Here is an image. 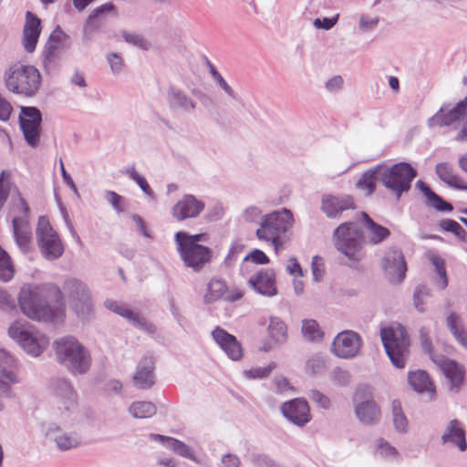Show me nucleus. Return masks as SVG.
<instances>
[{"mask_svg":"<svg viewBox=\"0 0 467 467\" xmlns=\"http://www.w3.org/2000/svg\"><path fill=\"white\" fill-rule=\"evenodd\" d=\"M126 173L129 174V176L139 185V187L147 196L151 199L155 198V194L147 182L146 179L139 174L134 168L128 169Z\"/></svg>","mask_w":467,"mask_h":467,"instance_id":"48","label":"nucleus"},{"mask_svg":"<svg viewBox=\"0 0 467 467\" xmlns=\"http://www.w3.org/2000/svg\"><path fill=\"white\" fill-rule=\"evenodd\" d=\"M356 204L350 195H324L321 201V210L328 218H340L343 212L355 210Z\"/></svg>","mask_w":467,"mask_h":467,"instance_id":"19","label":"nucleus"},{"mask_svg":"<svg viewBox=\"0 0 467 467\" xmlns=\"http://www.w3.org/2000/svg\"><path fill=\"white\" fill-rule=\"evenodd\" d=\"M36 235L40 252L46 259L56 260L63 254L62 242L47 217L38 218Z\"/></svg>","mask_w":467,"mask_h":467,"instance_id":"10","label":"nucleus"},{"mask_svg":"<svg viewBox=\"0 0 467 467\" xmlns=\"http://www.w3.org/2000/svg\"><path fill=\"white\" fill-rule=\"evenodd\" d=\"M115 10V5L112 3H106L97 8H95L88 16L85 26L84 34H91L93 31L99 27V18L106 14H109Z\"/></svg>","mask_w":467,"mask_h":467,"instance_id":"38","label":"nucleus"},{"mask_svg":"<svg viewBox=\"0 0 467 467\" xmlns=\"http://www.w3.org/2000/svg\"><path fill=\"white\" fill-rule=\"evenodd\" d=\"M227 289L223 279L212 278L207 284V293L203 296L204 304L210 305L216 302L227 292Z\"/></svg>","mask_w":467,"mask_h":467,"instance_id":"39","label":"nucleus"},{"mask_svg":"<svg viewBox=\"0 0 467 467\" xmlns=\"http://www.w3.org/2000/svg\"><path fill=\"white\" fill-rule=\"evenodd\" d=\"M156 411V406L150 401H134L129 407V412L136 419L150 418Z\"/></svg>","mask_w":467,"mask_h":467,"instance_id":"42","label":"nucleus"},{"mask_svg":"<svg viewBox=\"0 0 467 467\" xmlns=\"http://www.w3.org/2000/svg\"><path fill=\"white\" fill-rule=\"evenodd\" d=\"M275 367H276L275 362H270L267 367L254 368L249 370H245L244 374L249 379H265L270 375L271 371Z\"/></svg>","mask_w":467,"mask_h":467,"instance_id":"50","label":"nucleus"},{"mask_svg":"<svg viewBox=\"0 0 467 467\" xmlns=\"http://www.w3.org/2000/svg\"><path fill=\"white\" fill-rule=\"evenodd\" d=\"M57 361L73 375L85 374L91 365L88 350L74 337L66 336L54 342Z\"/></svg>","mask_w":467,"mask_h":467,"instance_id":"3","label":"nucleus"},{"mask_svg":"<svg viewBox=\"0 0 467 467\" xmlns=\"http://www.w3.org/2000/svg\"><path fill=\"white\" fill-rule=\"evenodd\" d=\"M467 119V97L459 101L452 109L443 105L440 109L427 120L429 128L446 127L457 121Z\"/></svg>","mask_w":467,"mask_h":467,"instance_id":"13","label":"nucleus"},{"mask_svg":"<svg viewBox=\"0 0 467 467\" xmlns=\"http://www.w3.org/2000/svg\"><path fill=\"white\" fill-rule=\"evenodd\" d=\"M337 18H338V15H337L333 17H324L322 19L316 18L314 21V26L317 28L329 30L336 25V23L337 22Z\"/></svg>","mask_w":467,"mask_h":467,"instance_id":"63","label":"nucleus"},{"mask_svg":"<svg viewBox=\"0 0 467 467\" xmlns=\"http://www.w3.org/2000/svg\"><path fill=\"white\" fill-rule=\"evenodd\" d=\"M208 238L206 234H189L186 232H178L175 234L177 245H201L200 242H205Z\"/></svg>","mask_w":467,"mask_h":467,"instance_id":"46","label":"nucleus"},{"mask_svg":"<svg viewBox=\"0 0 467 467\" xmlns=\"http://www.w3.org/2000/svg\"><path fill=\"white\" fill-rule=\"evenodd\" d=\"M205 204L192 194H185L171 209L172 216L177 221L196 218L204 210Z\"/></svg>","mask_w":467,"mask_h":467,"instance_id":"20","label":"nucleus"},{"mask_svg":"<svg viewBox=\"0 0 467 467\" xmlns=\"http://www.w3.org/2000/svg\"><path fill=\"white\" fill-rule=\"evenodd\" d=\"M63 54V52L56 50L55 47L45 45L41 54V61L47 74H51L59 67Z\"/></svg>","mask_w":467,"mask_h":467,"instance_id":"36","label":"nucleus"},{"mask_svg":"<svg viewBox=\"0 0 467 467\" xmlns=\"http://www.w3.org/2000/svg\"><path fill=\"white\" fill-rule=\"evenodd\" d=\"M181 259L187 267L199 272L211 261L212 250L205 245H177Z\"/></svg>","mask_w":467,"mask_h":467,"instance_id":"16","label":"nucleus"},{"mask_svg":"<svg viewBox=\"0 0 467 467\" xmlns=\"http://www.w3.org/2000/svg\"><path fill=\"white\" fill-rule=\"evenodd\" d=\"M57 446L62 450L67 451L75 448L78 444V441L76 437L68 434H61L55 438Z\"/></svg>","mask_w":467,"mask_h":467,"instance_id":"53","label":"nucleus"},{"mask_svg":"<svg viewBox=\"0 0 467 467\" xmlns=\"http://www.w3.org/2000/svg\"><path fill=\"white\" fill-rule=\"evenodd\" d=\"M379 24L377 16L372 17L368 15H362L359 20V28L363 31L372 30Z\"/></svg>","mask_w":467,"mask_h":467,"instance_id":"62","label":"nucleus"},{"mask_svg":"<svg viewBox=\"0 0 467 467\" xmlns=\"http://www.w3.org/2000/svg\"><path fill=\"white\" fill-rule=\"evenodd\" d=\"M301 332L303 337L308 341L320 340L324 335L318 323L314 319H304L302 321Z\"/></svg>","mask_w":467,"mask_h":467,"instance_id":"45","label":"nucleus"},{"mask_svg":"<svg viewBox=\"0 0 467 467\" xmlns=\"http://www.w3.org/2000/svg\"><path fill=\"white\" fill-rule=\"evenodd\" d=\"M17 299L21 311L37 321H52L55 318L51 303L63 305L61 289L54 284H25L20 288Z\"/></svg>","mask_w":467,"mask_h":467,"instance_id":"2","label":"nucleus"},{"mask_svg":"<svg viewBox=\"0 0 467 467\" xmlns=\"http://www.w3.org/2000/svg\"><path fill=\"white\" fill-rule=\"evenodd\" d=\"M17 382L16 375L11 369L5 368L0 369V410H3L5 407L2 401L3 398L11 399L15 397L11 385Z\"/></svg>","mask_w":467,"mask_h":467,"instance_id":"35","label":"nucleus"},{"mask_svg":"<svg viewBox=\"0 0 467 467\" xmlns=\"http://www.w3.org/2000/svg\"><path fill=\"white\" fill-rule=\"evenodd\" d=\"M122 37L127 43L139 47L141 49L147 50L149 48V42L139 34L123 31Z\"/></svg>","mask_w":467,"mask_h":467,"instance_id":"51","label":"nucleus"},{"mask_svg":"<svg viewBox=\"0 0 467 467\" xmlns=\"http://www.w3.org/2000/svg\"><path fill=\"white\" fill-rule=\"evenodd\" d=\"M243 261H252L258 265H266L269 263V258L263 251L259 249H254L251 253L246 254Z\"/></svg>","mask_w":467,"mask_h":467,"instance_id":"58","label":"nucleus"},{"mask_svg":"<svg viewBox=\"0 0 467 467\" xmlns=\"http://www.w3.org/2000/svg\"><path fill=\"white\" fill-rule=\"evenodd\" d=\"M431 296V290L424 285H420L415 288L414 294H413V305L415 308L420 312H425V301L424 299L426 297H429Z\"/></svg>","mask_w":467,"mask_h":467,"instance_id":"47","label":"nucleus"},{"mask_svg":"<svg viewBox=\"0 0 467 467\" xmlns=\"http://www.w3.org/2000/svg\"><path fill=\"white\" fill-rule=\"evenodd\" d=\"M391 410L395 430L398 432L406 433L408 431V420L402 410L400 401L398 400H392Z\"/></svg>","mask_w":467,"mask_h":467,"instance_id":"43","label":"nucleus"},{"mask_svg":"<svg viewBox=\"0 0 467 467\" xmlns=\"http://www.w3.org/2000/svg\"><path fill=\"white\" fill-rule=\"evenodd\" d=\"M42 113L36 107H21L19 125L26 143L36 148L39 143Z\"/></svg>","mask_w":467,"mask_h":467,"instance_id":"11","label":"nucleus"},{"mask_svg":"<svg viewBox=\"0 0 467 467\" xmlns=\"http://www.w3.org/2000/svg\"><path fill=\"white\" fill-rule=\"evenodd\" d=\"M41 75L31 65L15 64L5 72V85L15 94L26 98L34 97L41 86Z\"/></svg>","mask_w":467,"mask_h":467,"instance_id":"4","label":"nucleus"},{"mask_svg":"<svg viewBox=\"0 0 467 467\" xmlns=\"http://www.w3.org/2000/svg\"><path fill=\"white\" fill-rule=\"evenodd\" d=\"M460 316L455 312L451 313L446 318L448 329L452 335L463 328V326L460 324Z\"/></svg>","mask_w":467,"mask_h":467,"instance_id":"60","label":"nucleus"},{"mask_svg":"<svg viewBox=\"0 0 467 467\" xmlns=\"http://www.w3.org/2000/svg\"><path fill=\"white\" fill-rule=\"evenodd\" d=\"M50 389L57 400L59 410L67 414H70L77 410L78 394L68 380L60 378L54 379L50 382Z\"/></svg>","mask_w":467,"mask_h":467,"instance_id":"15","label":"nucleus"},{"mask_svg":"<svg viewBox=\"0 0 467 467\" xmlns=\"http://www.w3.org/2000/svg\"><path fill=\"white\" fill-rule=\"evenodd\" d=\"M415 186L426 197V204L428 206L433 207L439 212H451L453 210V206L450 202H446L440 195L434 192L423 181H418Z\"/></svg>","mask_w":467,"mask_h":467,"instance_id":"32","label":"nucleus"},{"mask_svg":"<svg viewBox=\"0 0 467 467\" xmlns=\"http://www.w3.org/2000/svg\"><path fill=\"white\" fill-rule=\"evenodd\" d=\"M50 389L57 400L59 410L67 414H70L77 410L78 394L68 380L60 378L54 379L50 382Z\"/></svg>","mask_w":467,"mask_h":467,"instance_id":"14","label":"nucleus"},{"mask_svg":"<svg viewBox=\"0 0 467 467\" xmlns=\"http://www.w3.org/2000/svg\"><path fill=\"white\" fill-rule=\"evenodd\" d=\"M420 341L422 350L429 354L430 358L431 357H439L440 355L433 354V347L431 339L429 336V330L425 327H421L420 328Z\"/></svg>","mask_w":467,"mask_h":467,"instance_id":"52","label":"nucleus"},{"mask_svg":"<svg viewBox=\"0 0 467 467\" xmlns=\"http://www.w3.org/2000/svg\"><path fill=\"white\" fill-rule=\"evenodd\" d=\"M8 335L28 354L37 357L47 347V337L35 331L27 323L15 322L8 328Z\"/></svg>","mask_w":467,"mask_h":467,"instance_id":"9","label":"nucleus"},{"mask_svg":"<svg viewBox=\"0 0 467 467\" xmlns=\"http://www.w3.org/2000/svg\"><path fill=\"white\" fill-rule=\"evenodd\" d=\"M212 337L228 358L233 360H240L242 358L243 348L241 343L234 335L220 327H216L212 332Z\"/></svg>","mask_w":467,"mask_h":467,"instance_id":"21","label":"nucleus"},{"mask_svg":"<svg viewBox=\"0 0 467 467\" xmlns=\"http://www.w3.org/2000/svg\"><path fill=\"white\" fill-rule=\"evenodd\" d=\"M382 268L392 283H401L405 278L407 265L400 250L389 249L382 259Z\"/></svg>","mask_w":467,"mask_h":467,"instance_id":"17","label":"nucleus"},{"mask_svg":"<svg viewBox=\"0 0 467 467\" xmlns=\"http://www.w3.org/2000/svg\"><path fill=\"white\" fill-rule=\"evenodd\" d=\"M332 379L340 386H346L350 381V375L348 371L337 368L332 373Z\"/></svg>","mask_w":467,"mask_h":467,"instance_id":"61","label":"nucleus"},{"mask_svg":"<svg viewBox=\"0 0 467 467\" xmlns=\"http://www.w3.org/2000/svg\"><path fill=\"white\" fill-rule=\"evenodd\" d=\"M417 171L408 162H398L389 167L378 164L365 171L357 182L358 189L368 190V194L375 191V183L379 181L397 199L411 188Z\"/></svg>","mask_w":467,"mask_h":467,"instance_id":"1","label":"nucleus"},{"mask_svg":"<svg viewBox=\"0 0 467 467\" xmlns=\"http://www.w3.org/2000/svg\"><path fill=\"white\" fill-rule=\"evenodd\" d=\"M268 334L276 344H284L287 339V327L279 317H270Z\"/></svg>","mask_w":467,"mask_h":467,"instance_id":"41","label":"nucleus"},{"mask_svg":"<svg viewBox=\"0 0 467 467\" xmlns=\"http://www.w3.org/2000/svg\"><path fill=\"white\" fill-rule=\"evenodd\" d=\"M167 102L172 112L184 114L192 113L197 103L189 97L182 89L171 86L167 91Z\"/></svg>","mask_w":467,"mask_h":467,"instance_id":"24","label":"nucleus"},{"mask_svg":"<svg viewBox=\"0 0 467 467\" xmlns=\"http://www.w3.org/2000/svg\"><path fill=\"white\" fill-rule=\"evenodd\" d=\"M150 438L153 441H159L168 449H170L171 451H172L173 452L182 457L196 461V458L192 453V448L175 438L155 433L150 434Z\"/></svg>","mask_w":467,"mask_h":467,"instance_id":"31","label":"nucleus"},{"mask_svg":"<svg viewBox=\"0 0 467 467\" xmlns=\"http://www.w3.org/2000/svg\"><path fill=\"white\" fill-rule=\"evenodd\" d=\"M46 46L53 47L56 48V50L65 53L71 47L72 40L71 37L66 34L59 26H57L49 35Z\"/></svg>","mask_w":467,"mask_h":467,"instance_id":"37","label":"nucleus"},{"mask_svg":"<svg viewBox=\"0 0 467 467\" xmlns=\"http://www.w3.org/2000/svg\"><path fill=\"white\" fill-rule=\"evenodd\" d=\"M358 217L363 219L364 226L368 232V243L379 244L389 237L390 231L374 222L367 213H358Z\"/></svg>","mask_w":467,"mask_h":467,"instance_id":"29","label":"nucleus"},{"mask_svg":"<svg viewBox=\"0 0 467 467\" xmlns=\"http://www.w3.org/2000/svg\"><path fill=\"white\" fill-rule=\"evenodd\" d=\"M311 268L313 273V277L316 282H320L325 275V267L323 258L315 255L312 258Z\"/></svg>","mask_w":467,"mask_h":467,"instance_id":"55","label":"nucleus"},{"mask_svg":"<svg viewBox=\"0 0 467 467\" xmlns=\"http://www.w3.org/2000/svg\"><path fill=\"white\" fill-rule=\"evenodd\" d=\"M378 452L386 459H395L398 456V451L383 439L378 441Z\"/></svg>","mask_w":467,"mask_h":467,"instance_id":"54","label":"nucleus"},{"mask_svg":"<svg viewBox=\"0 0 467 467\" xmlns=\"http://www.w3.org/2000/svg\"><path fill=\"white\" fill-rule=\"evenodd\" d=\"M441 441L443 443L451 442L455 444L461 451H464L467 449L465 431L462 427L461 422L456 419L449 422V425L441 436Z\"/></svg>","mask_w":467,"mask_h":467,"instance_id":"30","label":"nucleus"},{"mask_svg":"<svg viewBox=\"0 0 467 467\" xmlns=\"http://www.w3.org/2000/svg\"><path fill=\"white\" fill-rule=\"evenodd\" d=\"M41 33V20L32 12L26 13L23 29V46L27 53H32L36 47Z\"/></svg>","mask_w":467,"mask_h":467,"instance_id":"25","label":"nucleus"},{"mask_svg":"<svg viewBox=\"0 0 467 467\" xmlns=\"http://www.w3.org/2000/svg\"><path fill=\"white\" fill-rule=\"evenodd\" d=\"M430 261L431 263V265L435 267V270L437 272V274L439 275V276L441 277V281H442V285H441V289H444L447 287L448 285V276H447V272H446V268H445V261L440 257L439 255H436V254H431L430 256Z\"/></svg>","mask_w":467,"mask_h":467,"instance_id":"49","label":"nucleus"},{"mask_svg":"<svg viewBox=\"0 0 467 467\" xmlns=\"http://www.w3.org/2000/svg\"><path fill=\"white\" fill-rule=\"evenodd\" d=\"M154 360L150 357L144 358L138 365L137 372L133 377L135 385L142 389H150L154 384Z\"/></svg>","mask_w":467,"mask_h":467,"instance_id":"27","label":"nucleus"},{"mask_svg":"<svg viewBox=\"0 0 467 467\" xmlns=\"http://www.w3.org/2000/svg\"><path fill=\"white\" fill-rule=\"evenodd\" d=\"M281 411L285 418L298 427H303L311 420L308 403L301 398L285 402L281 406Z\"/></svg>","mask_w":467,"mask_h":467,"instance_id":"18","label":"nucleus"},{"mask_svg":"<svg viewBox=\"0 0 467 467\" xmlns=\"http://www.w3.org/2000/svg\"><path fill=\"white\" fill-rule=\"evenodd\" d=\"M357 221H349L337 226L333 234L336 248L352 261L360 260V251L365 243V235Z\"/></svg>","mask_w":467,"mask_h":467,"instance_id":"5","label":"nucleus"},{"mask_svg":"<svg viewBox=\"0 0 467 467\" xmlns=\"http://www.w3.org/2000/svg\"><path fill=\"white\" fill-rule=\"evenodd\" d=\"M380 337L389 358L397 368L405 367V358L409 355L410 345L406 328L399 325L396 328L387 327L380 330Z\"/></svg>","mask_w":467,"mask_h":467,"instance_id":"6","label":"nucleus"},{"mask_svg":"<svg viewBox=\"0 0 467 467\" xmlns=\"http://www.w3.org/2000/svg\"><path fill=\"white\" fill-rule=\"evenodd\" d=\"M106 199L112 205V207L118 213L123 212L124 198L121 195L118 194L113 191H107Z\"/></svg>","mask_w":467,"mask_h":467,"instance_id":"57","label":"nucleus"},{"mask_svg":"<svg viewBox=\"0 0 467 467\" xmlns=\"http://www.w3.org/2000/svg\"><path fill=\"white\" fill-rule=\"evenodd\" d=\"M309 398L312 401L318 404L322 409H328L330 406V400L317 389H311L309 391Z\"/></svg>","mask_w":467,"mask_h":467,"instance_id":"59","label":"nucleus"},{"mask_svg":"<svg viewBox=\"0 0 467 467\" xmlns=\"http://www.w3.org/2000/svg\"><path fill=\"white\" fill-rule=\"evenodd\" d=\"M431 360L441 368L445 377L449 379L451 389H456L458 390L464 380L462 366L454 360L446 358L444 356L431 357Z\"/></svg>","mask_w":467,"mask_h":467,"instance_id":"23","label":"nucleus"},{"mask_svg":"<svg viewBox=\"0 0 467 467\" xmlns=\"http://www.w3.org/2000/svg\"><path fill=\"white\" fill-rule=\"evenodd\" d=\"M248 284L254 291L263 296H272L277 293L275 277L272 270L259 271L254 276L248 280Z\"/></svg>","mask_w":467,"mask_h":467,"instance_id":"26","label":"nucleus"},{"mask_svg":"<svg viewBox=\"0 0 467 467\" xmlns=\"http://www.w3.org/2000/svg\"><path fill=\"white\" fill-rule=\"evenodd\" d=\"M14 237L16 244L24 252H27L30 246L31 230L26 220L15 217L12 221Z\"/></svg>","mask_w":467,"mask_h":467,"instance_id":"33","label":"nucleus"},{"mask_svg":"<svg viewBox=\"0 0 467 467\" xmlns=\"http://www.w3.org/2000/svg\"><path fill=\"white\" fill-rule=\"evenodd\" d=\"M220 88L233 99L238 100L239 97L234 88L226 82V80L220 74L219 77L213 78Z\"/></svg>","mask_w":467,"mask_h":467,"instance_id":"64","label":"nucleus"},{"mask_svg":"<svg viewBox=\"0 0 467 467\" xmlns=\"http://www.w3.org/2000/svg\"><path fill=\"white\" fill-rule=\"evenodd\" d=\"M408 381L410 387L417 392H429L435 393V387L431 380L428 373L424 370H418L410 372L408 375Z\"/></svg>","mask_w":467,"mask_h":467,"instance_id":"34","label":"nucleus"},{"mask_svg":"<svg viewBox=\"0 0 467 467\" xmlns=\"http://www.w3.org/2000/svg\"><path fill=\"white\" fill-rule=\"evenodd\" d=\"M361 337L355 331L345 330L337 335L331 345L332 353L340 358H353L359 353Z\"/></svg>","mask_w":467,"mask_h":467,"instance_id":"12","label":"nucleus"},{"mask_svg":"<svg viewBox=\"0 0 467 467\" xmlns=\"http://www.w3.org/2000/svg\"><path fill=\"white\" fill-rule=\"evenodd\" d=\"M15 274V268L8 253L0 245V281H10Z\"/></svg>","mask_w":467,"mask_h":467,"instance_id":"44","label":"nucleus"},{"mask_svg":"<svg viewBox=\"0 0 467 467\" xmlns=\"http://www.w3.org/2000/svg\"><path fill=\"white\" fill-rule=\"evenodd\" d=\"M293 224V214L290 210L283 208L275 211L262 218L260 227L256 230V237L259 240L270 241L275 250L281 245L279 237L285 234Z\"/></svg>","mask_w":467,"mask_h":467,"instance_id":"7","label":"nucleus"},{"mask_svg":"<svg viewBox=\"0 0 467 467\" xmlns=\"http://www.w3.org/2000/svg\"><path fill=\"white\" fill-rule=\"evenodd\" d=\"M325 361L320 356H314L307 360L306 369L313 375L319 374L325 369Z\"/></svg>","mask_w":467,"mask_h":467,"instance_id":"56","label":"nucleus"},{"mask_svg":"<svg viewBox=\"0 0 467 467\" xmlns=\"http://www.w3.org/2000/svg\"><path fill=\"white\" fill-rule=\"evenodd\" d=\"M119 316L123 317L134 327L141 330H144L150 334L156 332V327L154 325L148 323L144 317H140L138 313L129 308L126 305L124 306Z\"/></svg>","mask_w":467,"mask_h":467,"instance_id":"40","label":"nucleus"},{"mask_svg":"<svg viewBox=\"0 0 467 467\" xmlns=\"http://www.w3.org/2000/svg\"><path fill=\"white\" fill-rule=\"evenodd\" d=\"M62 306H57V308L65 307L64 297L68 301L69 306L78 317L85 318L88 316L92 307L91 295L86 284L77 278H67L63 284Z\"/></svg>","mask_w":467,"mask_h":467,"instance_id":"8","label":"nucleus"},{"mask_svg":"<svg viewBox=\"0 0 467 467\" xmlns=\"http://www.w3.org/2000/svg\"><path fill=\"white\" fill-rule=\"evenodd\" d=\"M355 414L358 420L364 425H374L381 417L379 406L372 399L358 400V394L354 397Z\"/></svg>","mask_w":467,"mask_h":467,"instance_id":"22","label":"nucleus"},{"mask_svg":"<svg viewBox=\"0 0 467 467\" xmlns=\"http://www.w3.org/2000/svg\"><path fill=\"white\" fill-rule=\"evenodd\" d=\"M435 172L439 179L449 187L456 190L467 191V183L454 172L453 167L449 162H440L435 166Z\"/></svg>","mask_w":467,"mask_h":467,"instance_id":"28","label":"nucleus"}]
</instances>
